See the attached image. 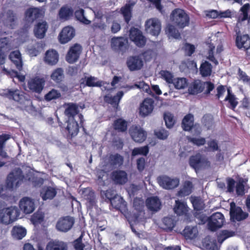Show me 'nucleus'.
Returning a JSON list of instances; mask_svg holds the SVG:
<instances>
[{"label": "nucleus", "mask_w": 250, "mask_h": 250, "mask_svg": "<svg viewBox=\"0 0 250 250\" xmlns=\"http://www.w3.org/2000/svg\"><path fill=\"white\" fill-rule=\"evenodd\" d=\"M16 211L14 208H7L0 214V220L4 224H10L14 221Z\"/></svg>", "instance_id": "7c9ffc66"}, {"label": "nucleus", "mask_w": 250, "mask_h": 250, "mask_svg": "<svg viewBox=\"0 0 250 250\" xmlns=\"http://www.w3.org/2000/svg\"><path fill=\"white\" fill-rule=\"evenodd\" d=\"M206 249L208 250H219L216 239L211 240L209 238H205L203 242Z\"/></svg>", "instance_id": "e2e57ef3"}, {"label": "nucleus", "mask_w": 250, "mask_h": 250, "mask_svg": "<svg viewBox=\"0 0 250 250\" xmlns=\"http://www.w3.org/2000/svg\"><path fill=\"white\" fill-rule=\"evenodd\" d=\"M57 194V189L50 186H44L40 191V196L43 201L52 200Z\"/></svg>", "instance_id": "cd10ccee"}, {"label": "nucleus", "mask_w": 250, "mask_h": 250, "mask_svg": "<svg viewBox=\"0 0 250 250\" xmlns=\"http://www.w3.org/2000/svg\"><path fill=\"white\" fill-rule=\"evenodd\" d=\"M230 220L231 222H241L249 217V213L244 211L241 207L237 206L234 202L230 203Z\"/></svg>", "instance_id": "0eeeda50"}, {"label": "nucleus", "mask_w": 250, "mask_h": 250, "mask_svg": "<svg viewBox=\"0 0 250 250\" xmlns=\"http://www.w3.org/2000/svg\"><path fill=\"white\" fill-rule=\"evenodd\" d=\"M87 207L91 211H98V206L97 204L96 195L94 191H90L86 196Z\"/></svg>", "instance_id": "c9c22d12"}, {"label": "nucleus", "mask_w": 250, "mask_h": 250, "mask_svg": "<svg viewBox=\"0 0 250 250\" xmlns=\"http://www.w3.org/2000/svg\"><path fill=\"white\" fill-rule=\"evenodd\" d=\"M212 65L207 61L202 62L199 68V73L202 77H207L211 75Z\"/></svg>", "instance_id": "a19ab883"}, {"label": "nucleus", "mask_w": 250, "mask_h": 250, "mask_svg": "<svg viewBox=\"0 0 250 250\" xmlns=\"http://www.w3.org/2000/svg\"><path fill=\"white\" fill-rule=\"evenodd\" d=\"M145 29L146 32L153 36H158L161 31V23L156 19L147 20L145 22Z\"/></svg>", "instance_id": "2eb2a0df"}, {"label": "nucleus", "mask_w": 250, "mask_h": 250, "mask_svg": "<svg viewBox=\"0 0 250 250\" xmlns=\"http://www.w3.org/2000/svg\"><path fill=\"white\" fill-rule=\"evenodd\" d=\"M235 45L239 49L244 48L247 51L250 49V36L248 34L242 35L241 32H237Z\"/></svg>", "instance_id": "aec40b11"}, {"label": "nucleus", "mask_w": 250, "mask_h": 250, "mask_svg": "<svg viewBox=\"0 0 250 250\" xmlns=\"http://www.w3.org/2000/svg\"><path fill=\"white\" fill-rule=\"evenodd\" d=\"M61 96V93L58 90L52 88L45 94L44 98L46 101L50 102L60 98Z\"/></svg>", "instance_id": "5fc2aeb1"}, {"label": "nucleus", "mask_w": 250, "mask_h": 250, "mask_svg": "<svg viewBox=\"0 0 250 250\" xmlns=\"http://www.w3.org/2000/svg\"><path fill=\"white\" fill-rule=\"evenodd\" d=\"M158 181L161 187L167 190L176 188L180 184V180L178 178H171L167 175L158 177Z\"/></svg>", "instance_id": "f8f14e48"}, {"label": "nucleus", "mask_w": 250, "mask_h": 250, "mask_svg": "<svg viewBox=\"0 0 250 250\" xmlns=\"http://www.w3.org/2000/svg\"><path fill=\"white\" fill-rule=\"evenodd\" d=\"M48 28V24L45 21L36 22L33 30L34 36L38 39H43L45 36Z\"/></svg>", "instance_id": "a878e982"}, {"label": "nucleus", "mask_w": 250, "mask_h": 250, "mask_svg": "<svg viewBox=\"0 0 250 250\" xmlns=\"http://www.w3.org/2000/svg\"><path fill=\"white\" fill-rule=\"evenodd\" d=\"M42 11L37 7H30L24 13V24L21 30L17 31V35L26 36L34 22L42 16Z\"/></svg>", "instance_id": "f03ea898"}, {"label": "nucleus", "mask_w": 250, "mask_h": 250, "mask_svg": "<svg viewBox=\"0 0 250 250\" xmlns=\"http://www.w3.org/2000/svg\"><path fill=\"white\" fill-rule=\"evenodd\" d=\"M116 192V191L111 189H108L106 190H102L100 193L101 198L103 201L109 203L110 200H111L114 197Z\"/></svg>", "instance_id": "bf43d9fd"}, {"label": "nucleus", "mask_w": 250, "mask_h": 250, "mask_svg": "<svg viewBox=\"0 0 250 250\" xmlns=\"http://www.w3.org/2000/svg\"><path fill=\"white\" fill-rule=\"evenodd\" d=\"M208 147L207 148L208 151H221V148L218 145V141L215 139H211L208 142Z\"/></svg>", "instance_id": "0e129e2a"}, {"label": "nucleus", "mask_w": 250, "mask_h": 250, "mask_svg": "<svg viewBox=\"0 0 250 250\" xmlns=\"http://www.w3.org/2000/svg\"><path fill=\"white\" fill-rule=\"evenodd\" d=\"M227 183V191L229 193H233L236 184V180L235 181L231 177H227L226 178Z\"/></svg>", "instance_id": "774afa93"}, {"label": "nucleus", "mask_w": 250, "mask_h": 250, "mask_svg": "<svg viewBox=\"0 0 250 250\" xmlns=\"http://www.w3.org/2000/svg\"><path fill=\"white\" fill-rule=\"evenodd\" d=\"M146 205L150 211L157 212L161 208V202L157 196L148 197L146 201Z\"/></svg>", "instance_id": "c756f323"}, {"label": "nucleus", "mask_w": 250, "mask_h": 250, "mask_svg": "<svg viewBox=\"0 0 250 250\" xmlns=\"http://www.w3.org/2000/svg\"><path fill=\"white\" fill-rule=\"evenodd\" d=\"M73 13L72 8L63 6L59 10L58 15L60 19L67 20L73 16Z\"/></svg>", "instance_id": "c03bdc74"}, {"label": "nucleus", "mask_w": 250, "mask_h": 250, "mask_svg": "<svg viewBox=\"0 0 250 250\" xmlns=\"http://www.w3.org/2000/svg\"><path fill=\"white\" fill-rule=\"evenodd\" d=\"M149 152V146L148 145L142 146L135 147L131 151V157L138 155L146 156Z\"/></svg>", "instance_id": "a18cd8bd"}, {"label": "nucleus", "mask_w": 250, "mask_h": 250, "mask_svg": "<svg viewBox=\"0 0 250 250\" xmlns=\"http://www.w3.org/2000/svg\"><path fill=\"white\" fill-rule=\"evenodd\" d=\"M110 177L112 182L116 185H123L128 180L127 173L123 170L118 169L113 171Z\"/></svg>", "instance_id": "393cba45"}, {"label": "nucleus", "mask_w": 250, "mask_h": 250, "mask_svg": "<svg viewBox=\"0 0 250 250\" xmlns=\"http://www.w3.org/2000/svg\"><path fill=\"white\" fill-rule=\"evenodd\" d=\"M75 35V28L70 25L64 27L59 33L58 39L59 42L64 44L70 42Z\"/></svg>", "instance_id": "ddd939ff"}, {"label": "nucleus", "mask_w": 250, "mask_h": 250, "mask_svg": "<svg viewBox=\"0 0 250 250\" xmlns=\"http://www.w3.org/2000/svg\"><path fill=\"white\" fill-rule=\"evenodd\" d=\"M130 40L139 47H143L146 44V38L142 32L137 28L132 27L129 31Z\"/></svg>", "instance_id": "6e6552de"}, {"label": "nucleus", "mask_w": 250, "mask_h": 250, "mask_svg": "<svg viewBox=\"0 0 250 250\" xmlns=\"http://www.w3.org/2000/svg\"><path fill=\"white\" fill-rule=\"evenodd\" d=\"M163 119L166 126L168 129L172 128L176 123L174 115L170 112H165L163 114Z\"/></svg>", "instance_id": "49530a36"}, {"label": "nucleus", "mask_w": 250, "mask_h": 250, "mask_svg": "<svg viewBox=\"0 0 250 250\" xmlns=\"http://www.w3.org/2000/svg\"><path fill=\"white\" fill-rule=\"evenodd\" d=\"M154 101L150 98L144 99L140 104L139 114L143 117H146L150 115L154 109Z\"/></svg>", "instance_id": "412c9836"}, {"label": "nucleus", "mask_w": 250, "mask_h": 250, "mask_svg": "<svg viewBox=\"0 0 250 250\" xmlns=\"http://www.w3.org/2000/svg\"><path fill=\"white\" fill-rule=\"evenodd\" d=\"M194 124V115L189 113L183 117L181 122V127L184 131L190 132L193 129Z\"/></svg>", "instance_id": "72a5a7b5"}, {"label": "nucleus", "mask_w": 250, "mask_h": 250, "mask_svg": "<svg viewBox=\"0 0 250 250\" xmlns=\"http://www.w3.org/2000/svg\"><path fill=\"white\" fill-rule=\"evenodd\" d=\"M64 113L67 120L75 119V116L79 113V105L76 103H65Z\"/></svg>", "instance_id": "b1692460"}, {"label": "nucleus", "mask_w": 250, "mask_h": 250, "mask_svg": "<svg viewBox=\"0 0 250 250\" xmlns=\"http://www.w3.org/2000/svg\"><path fill=\"white\" fill-rule=\"evenodd\" d=\"M113 197L109 202L110 205L113 208L120 210L122 213H126L128 211L127 203L123 197L119 196L116 192Z\"/></svg>", "instance_id": "4be33fe9"}, {"label": "nucleus", "mask_w": 250, "mask_h": 250, "mask_svg": "<svg viewBox=\"0 0 250 250\" xmlns=\"http://www.w3.org/2000/svg\"><path fill=\"white\" fill-rule=\"evenodd\" d=\"M193 188L192 183L189 181H186L183 187L178 191L177 195L181 197L188 196L192 193Z\"/></svg>", "instance_id": "4c0bfd02"}, {"label": "nucleus", "mask_w": 250, "mask_h": 250, "mask_svg": "<svg viewBox=\"0 0 250 250\" xmlns=\"http://www.w3.org/2000/svg\"><path fill=\"white\" fill-rule=\"evenodd\" d=\"M173 211L178 216L186 214L188 211V207L187 203L179 200H176Z\"/></svg>", "instance_id": "f704fd0d"}, {"label": "nucleus", "mask_w": 250, "mask_h": 250, "mask_svg": "<svg viewBox=\"0 0 250 250\" xmlns=\"http://www.w3.org/2000/svg\"><path fill=\"white\" fill-rule=\"evenodd\" d=\"M17 89V108L25 110L31 114L35 113L36 111V107L33 105L30 96L26 94L20 95Z\"/></svg>", "instance_id": "39448f33"}, {"label": "nucleus", "mask_w": 250, "mask_h": 250, "mask_svg": "<svg viewBox=\"0 0 250 250\" xmlns=\"http://www.w3.org/2000/svg\"><path fill=\"white\" fill-rule=\"evenodd\" d=\"M173 84L176 89H184L188 86V80L185 77H177L174 79Z\"/></svg>", "instance_id": "603ef678"}, {"label": "nucleus", "mask_w": 250, "mask_h": 250, "mask_svg": "<svg viewBox=\"0 0 250 250\" xmlns=\"http://www.w3.org/2000/svg\"><path fill=\"white\" fill-rule=\"evenodd\" d=\"M165 32L168 37H171L175 39H181L180 32L174 25L170 23L167 25Z\"/></svg>", "instance_id": "de8ad7c7"}, {"label": "nucleus", "mask_w": 250, "mask_h": 250, "mask_svg": "<svg viewBox=\"0 0 250 250\" xmlns=\"http://www.w3.org/2000/svg\"><path fill=\"white\" fill-rule=\"evenodd\" d=\"M67 125L65 127L66 138L68 140H71L76 136L80 130V125L76 119L66 120Z\"/></svg>", "instance_id": "f3484780"}, {"label": "nucleus", "mask_w": 250, "mask_h": 250, "mask_svg": "<svg viewBox=\"0 0 250 250\" xmlns=\"http://www.w3.org/2000/svg\"><path fill=\"white\" fill-rule=\"evenodd\" d=\"M225 223V218L223 213L216 212L209 217V220L207 224L208 230L215 232L221 228Z\"/></svg>", "instance_id": "423d86ee"}, {"label": "nucleus", "mask_w": 250, "mask_h": 250, "mask_svg": "<svg viewBox=\"0 0 250 250\" xmlns=\"http://www.w3.org/2000/svg\"><path fill=\"white\" fill-rule=\"evenodd\" d=\"M45 81L44 78L38 76L34 77L28 82V87L33 92L37 93H41L45 85Z\"/></svg>", "instance_id": "a211bd4d"}, {"label": "nucleus", "mask_w": 250, "mask_h": 250, "mask_svg": "<svg viewBox=\"0 0 250 250\" xmlns=\"http://www.w3.org/2000/svg\"><path fill=\"white\" fill-rule=\"evenodd\" d=\"M42 11L37 7H30L24 13V24L21 30L17 31V35L26 36L34 22L42 16Z\"/></svg>", "instance_id": "f257e3e1"}, {"label": "nucleus", "mask_w": 250, "mask_h": 250, "mask_svg": "<svg viewBox=\"0 0 250 250\" xmlns=\"http://www.w3.org/2000/svg\"><path fill=\"white\" fill-rule=\"evenodd\" d=\"M188 164L190 167L197 173L201 170L209 167L211 163L205 156L200 153H197L190 156Z\"/></svg>", "instance_id": "20e7f679"}, {"label": "nucleus", "mask_w": 250, "mask_h": 250, "mask_svg": "<svg viewBox=\"0 0 250 250\" xmlns=\"http://www.w3.org/2000/svg\"><path fill=\"white\" fill-rule=\"evenodd\" d=\"M155 136L158 139L161 140H166L169 136V132L164 127L156 129L154 131Z\"/></svg>", "instance_id": "680f3d73"}, {"label": "nucleus", "mask_w": 250, "mask_h": 250, "mask_svg": "<svg viewBox=\"0 0 250 250\" xmlns=\"http://www.w3.org/2000/svg\"><path fill=\"white\" fill-rule=\"evenodd\" d=\"M59 59V55L54 49L47 50L45 53L44 62L49 65H54L57 63Z\"/></svg>", "instance_id": "c85d7f7f"}, {"label": "nucleus", "mask_w": 250, "mask_h": 250, "mask_svg": "<svg viewBox=\"0 0 250 250\" xmlns=\"http://www.w3.org/2000/svg\"><path fill=\"white\" fill-rule=\"evenodd\" d=\"M45 44L42 41L38 42L27 49L28 53L32 57L37 56L43 49Z\"/></svg>", "instance_id": "79ce46f5"}, {"label": "nucleus", "mask_w": 250, "mask_h": 250, "mask_svg": "<svg viewBox=\"0 0 250 250\" xmlns=\"http://www.w3.org/2000/svg\"><path fill=\"white\" fill-rule=\"evenodd\" d=\"M16 185V172L12 171L7 176L6 181V187L8 190L13 189Z\"/></svg>", "instance_id": "13d9d810"}, {"label": "nucleus", "mask_w": 250, "mask_h": 250, "mask_svg": "<svg viewBox=\"0 0 250 250\" xmlns=\"http://www.w3.org/2000/svg\"><path fill=\"white\" fill-rule=\"evenodd\" d=\"M86 73H84V75ZM103 81L98 80L97 77L92 75L85 76L82 78L80 81L81 87H101L103 85Z\"/></svg>", "instance_id": "dca6fc26"}, {"label": "nucleus", "mask_w": 250, "mask_h": 250, "mask_svg": "<svg viewBox=\"0 0 250 250\" xmlns=\"http://www.w3.org/2000/svg\"><path fill=\"white\" fill-rule=\"evenodd\" d=\"M203 81L200 79L193 80L188 85V93L189 95H197L204 91Z\"/></svg>", "instance_id": "bb28decb"}, {"label": "nucleus", "mask_w": 250, "mask_h": 250, "mask_svg": "<svg viewBox=\"0 0 250 250\" xmlns=\"http://www.w3.org/2000/svg\"><path fill=\"white\" fill-rule=\"evenodd\" d=\"M44 219V214L42 212L37 211L31 216L30 221L34 225L41 224Z\"/></svg>", "instance_id": "4d7b16f0"}, {"label": "nucleus", "mask_w": 250, "mask_h": 250, "mask_svg": "<svg viewBox=\"0 0 250 250\" xmlns=\"http://www.w3.org/2000/svg\"><path fill=\"white\" fill-rule=\"evenodd\" d=\"M133 207L135 210L139 213L144 211V201L142 198L136 197L133 200Z\"/></svg>", "instance_id": "052dcab7"}, {"label": "nucleus", "mask_w": 250, "mask_h": 250, "mask_svg": "<svg viewBox=\"0 0 250 250\" xmlns=\"http://www.w3.org/2000/svg\"><path fill=\"white\" fill-rule=\"evenodd\" d=\"M191 203L194 210L196 211H201L204 209L203 203L199 197L195 196L191 199Z\"/></svg>", "instance_id": "69168bd1"}, {"label": "nucleus", "mask_w": 250, "mask_h": 250, "mask_svg": "<svg viewBox=\"0 0 250 250\" xmlns=\"http://www.w3.org/2000/svg\"><path fill=\"white\" fill-rule=\"evenodd\" d=\"M75 223L73 217L67 215L60 218L57 222L56 229L60 232H66L70 230Z\"/></svg>", "instance_id": "1a4fd4ad"}, {"label": "nucleus", "mask_w": 250, "mask_h": 250, "mask_svg": "<svg viewBox=\"0 0 250 250\" xmlns=\"http://www.w3.org/2000/svg\"><path fill=\"white\" fill-rule=\"evenodd\" d=\"M236 184L234 190L237 196L242 197L248 192L249 186L247 184L248 178H243L237 175L236 177Z\"/></svg>", "instance_id": "6ab92c4d"}, {"label": "nucleus", "mask_w": 250, "mask_h": 250, "mask_svg": "<svg viewBox=\"0 0 250 250\" xmlns=\"http://www.w3.org/2000/svg\"><path fill=\"white\" fill-rule=\"evenodd\" d=\"M163 223L164 225V229L171 231L176 225V221L172 217L167 216L163 219Z\"/></svg>", "instance_id": "6e6d98bb"}, {"label": "nucleus", "mask_w": 250, "mask_h": 250, "mask_svg": "<svg viewBox=\"0 0 250 250\" xmlns=\"http://www.w3.org/2000/svg\"><path fill=\"white\" fill-rule=\"evenodd\" d=\"M201 123L207 130H210L214 125V118L210 114H206L202 117Z\"/></svg>", "instance_id": "09e8293b"}, {"label": "nucleus", "mask_w": 250, "mask_h": 250, "mask_svg": "<svg viewBox=\"0 0 250 250\" xmlns=\"http://www.w3.org/2000/svg\"><path fill=\"white\" fill-rule=\"evenodd\" d=\"M132 139L136 142L142 143L146 138V131L140 127L135 126L130 132Z\"/></svg>", "instance_id": "2f4dec72"}, {"label": "nucleus", "mask_w": 250, "mask_h": 250, "mask_svg": "<svg viewBox=\"0 0 250 250\" xmlns=\"http://www.w3.org/2000/svg\"><path fill=\"white\" fill-rule=\"evenodd\" d=\"M124 157L119 153L109 155L108 159V164L112 167L121 166L124 163Z\"/></svg>", "instance_id": "37998d69"}, {"label": "nucleus", "mask_w": 250, "mask_h": 250, "mask_svg": "<svg viewBox=\"0 0 250 250\" xmlns=\"http://www.w3.org/2000/svg\"><path fill=\"white\" fill-rule=\"evenodd\" d=\"M126 65L130 72H133L141 70L144 63L140 55H132L127 58Z\"/></svg>", "instance_id": "9b49d317"}, {"label": "nucleus", "mask_w": 250, "mask_h": 250, "mask_svg": "<svg viewBox=\"0 0 250 250\" xmlns=\"http://www.w3.org/2000/svg\"><path fill=\"white\" fill-rule=\"evenodd\" d=\"M187 138L189 143L198 147L203 146L206 143V138L200 136L197 137L189 136H187Z\"/></svg>", "instance_id": "8fccbe9b"}, {"label": "nucleus", "mask_w": 250, "mask_h": 250, "mask_svg": "<svg viewBox=\"0 0 250 250\" xmlns=\"http://www.w3.org/2000/svg\"><path fill=\"white\" fill-rule=\"evenodd\" d=\"M170 20L179 28L183 29L189 24V16L184 10L181 8H175L172 11Z\"/></svg>", "instance_id": "7ed1b4c3"}, {"label": "nucleus", "mask_w": 250, "mask_h": 250, "mask_svg": "<svg viewBox=\"0 0 250 250\" xmlns=\"http://www.w3.org/2000/svg\"><path fill=\"white\" fill-rule=\"evenodd\" d=\"M9 44L7 43V39L6 38L0 39V64L5 62V55L4 51L8 48Z\"/></svg>", "instance_id": "3c124183"}, {"label": "nucleus", "mask_w": 250, "mask_h": 250, "mask_svg": "<svg viewBox=\"0 0 250 250\" xmlns=\"http://www.w3.org/2000/svg\"><path fill=\"white\" fill-rule=\"evenodd\" d=\"M27 180L31 181L33 186L35 188H38L42 186L44 183V179L42 177L33 176L32 177H29Z\"/></svg>", "instance_id": "338daca9"}, {"label": "nucleus", "mask_w": 250, "mask_h": 250, "mask_svg": "<svg viewBox=\"0 0 250 250\" xmlns=\"http://www.w3.org/2000/svg\"><path fill=\"white\" fill-rule=\"evenodd\" d=\"M82 51L81 44L76 43L70 46L66 54L65 60L69 64H73L77 62L80 58Z\"/></svg>", "instance_id": "9d476101"}, {"label": "nucleus", "mask_w": 250, "mask_h": 250, "mask_svg": "<svg viewBox=\"0 0 250 250\" xmlns=\"http://www.w3.org/2000/svg\"><path fill=\"white\" fill-rule=\"evenodd\" d=\"M47 248L49 250H67V244L62 241L49 242Z\"/></svg>", "instance_id": "864d4df0"}, {"label": "nucleus", "mask_w": 250, "mask_h": 250, "mask_svg": "<svg viewBox=\"0 0 250 250\" xmlns=\"http://www.w3.org/2000/svg\"><path fill=\"white\" fill-rule=\"evenodd\" d=\"M182 234L187 239H194L197 236V227L196 226H187L183 230Z\"/></svg>", "instance_id": "58836bf2"}, {"label": "nucleus", "mask_w": 250, "mask_h": 250, "mask_svg": "<svg viewBox=\"0 0 250 250\" xmlns=\"http://www.w3.org/2000/svg\"><path fill=\"white\" fill-rule=\"evenodd\" d=\"M127 122L123 118L115 119L113 123V129L118 132H125L127 130Z\"/></svg>", "instance_id": "e433bc0d"}, {"label": "nucleus", "mask_w": 250, "mask_h": 250, "mask_svg": "<svg viewBox=\"0 0 250 250\" xmlns=\"http://www.w3.org/2000/svg\"><path fill=\"white\" fill-rule=\"evenodd\" d=\"M50 79L56 83H59L62 82L64 79L63 68L62 67H58L54 69L50 74Z\"/></svg>", "instance_id": "ea45409f"}, {"label": "nucleus", "mask_w": 250, "mask_h": 250, "mask_svg": "<svg viewBox=\"0 0 250 250\" xmlns=\"http://www.w3.org/2000/svg\"><path fill=\"white\" fill-rule=\"evenodd\" d=\"M124 95V92L122 91H119L115 95L112 96L106 94L104 96V101L111 105H114L118 106L121 100Z\"/></svg>", "instance_id": "473e14b6"}, {"label": "nucleus", "mask_w": 250, "mask_h": 250, "mask_svg": "<svg viewBox=\"0 0 250 250\" xmlns=\"http://www.w3.org/2000/svg\"><path fill=\"white\" fill-rule=\"evenodd\" d=\"M127 40L122 36H114L110 41L111 47L115 52H125L127 49Z\"/></svg>", "instance_id": "4468645a"}, {"label": "nucleus", "mask_w": 250, "mask_h": 250, "mask_svg": "<svg viewBox=\"0 0 250 250\" xmlns=\"http://www.w3.org/2000/svg\"><path fill=\"white\" fill-rule=\"evenodd\" d=\"M19 205L21 210L26 214L32 213L35 209L34 200L29 197H23Z\"/></svg>", "instance_id": "5701e85b"}]
</instances>
